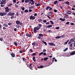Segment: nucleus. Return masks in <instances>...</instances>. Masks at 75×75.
<instances>
[{"label": "nucleus", "mask_w": 75, "mask_h": 75, "mask_svg": "<svg viewBox=\"0 0 75 75\" xmlns=\"http://www.w3.org/2000/svg\"><path fill=\"white\" fill-rule=\"evenodd\" d=\"M69 41V40H67L66 42H65L64 43V45H67L68 42Z\"/></svg>", "instance_id": "obj_15"}, {"label": "nucleus", "mask_w": 75, "mask_h": 75, "mask_svg": "<svg viewBox=\"0 0 75 75\" xmlns=\"http://www.w3.org/2000/svg\"><path fill=\"white\" fill-rule=\"evenodd\" d=\"M37 15V13H35V14H34V16H36Z\"/></svg>", "instance_id": "obj_60"}, {"label": "nucleus", "mask_w": 75, "mask_h": 75, "mask_svg": "<svg viewBox=\"0 0 75 75\" xmlns=\"http://www.w3.org/2000/svg\"><path fill=\"white\" fill-rule=\"evenodd\" d=\"M73 43H71V45H70V47H72L73 46Z\"/></svg>", "instance_id": "obj_43"}, {"label": "nucleus", "mask_w": 75, "mask_h": 75, "mask_svg": "<svg viewBox=\"0 0 75 75\" xmlns=\"http://www.w3.org/2000/svg\"><path fill=\"white\" fill-rule=\"evenodd\" d=\"M44 66H38V68H44Z\"/></svg>", "instance_id": "obj_17"}, {"label": "nucleus", "mask_w": 75, "mask_h": 75, "mask_svg": "<svg viewBox=\"0 0 75 75\" xmlns=\"http://www.w3.org/2000/svg\"><path fill=\"white\" fill-rule=\"evenodd\" d=\"M5 12L6 13H8L9 12V11L11 10H9L8 9V6L6 7L5 8Z\"/></svg>", "instance_id": "obj_2"}, {"label": "nucleus", "mask_w": 75, "mask_h": 75, "mask_svg": "<svg viewBox=\"0 0 75 75\" xmlns=\"http://www.w3.org/2000/svg\"><path fill=\"white\" fill-rule=\"evenodd\" d=\"M73 42H74V43L73 44V45L74 46L73 47H75V41H73Z\"/></svg>", "instance_id": "obj_44"}, {"label": "nucleus", "mask_w": 75, "mask_h": 75, "mask_svg": "<svg viewBox=\"0 0 75 75\" xmlns=\"http://www.w3.org/2000/svg\"><path fill=\"white\" fill-rule=\"evenodd\" d=\"M14 16H11V18L12 19H13V18H14Z\"/></svg>", "instance_id": "obj_52"}, {"label": "nucleus", "mask_w": 75, "mask_h": 75, "mask_svg": "<svg viewBox=\"0 0 75 75\" xmlns=\"http://www.w3.org/2000/svg\"><path fill=\"white\" fill-rule=\"evenodd\" d=\"M52 10V8H50L49 9V11H50Z\"/></svg>", "instance_id": "obj_45"}, {"label": "nucleus", "mask_w": 75, "mask_h": 75, "mask_svg": "<svg viewBox=\"0 0 75 75\" xmlns=\"http://www.w3.org/2000/svg\"><path fill=\"white\" fill-rule=\"evenodd\" d=\"M8 25H12V23H9L8 24Z\"/></svg>", "instance_id": "obj_41"}, {"label": "nucleus", "mask_w": 75, "mask_h": 75, "mask_svg": "<svg viewBox=\"0 0 75 75\" xmlns=\"http://www.w3.org/2000/svg\"><path fill=\"white\" fill-rule=\"evenodd\" d=\"M65 18H63V19H62V21H65Z\"/></svg>", "instance_id": "obj_58"}, {"label": "nucleus", "mask_w": 75, "mask_h": 75, "mask_svg": "<svg viewBox=\"0 0 75 75\" xmlns=\"http://www.w3.org/2000/svg\"><path fill=\"white\" fill-rule=\"evenodd\" d=\"M11 12H9L8 13V14L7 15V16H11Z\"/></svg>", "instance_id": "obj_14"}, {"label": "nucleus", "mask_w": 75, "mask_h": 75, "mask_svg": "<svg viewBox=\"0 0 75 75\" xmlns=\"http://www.w3.org/2000/svg\"><path fill=\"white\" fill-rule=\"evenodd\" d=\"M14 44L16 45V46H17L18 45V44L16 42H14Z\"/></svg>", "instance_id": "obj_32"}, {"label": "nucleus", "mask_w": 75, "mask_h": 75, "mask_svg": "<svg viewBox=\"0 0 75 75\" xmlns=\"http://www.w3.org/2000/svg\"><path fill=\"white\" fill-rule=\"evenodd\" d=\"M68 48H65V49H64V52H66V51H67V50H68Z\"/></svg>", "instance_id": "obj_28"}, {"label": "nucleus", "mask_w": 75, "mask_h": 75, "mask_svg": "<svg viewBox=\"0 0 75 75\" xmlns=\"http://www.w3.org/2000/svg\"><path fill=\"white\" fill-rule=\"evenodd\" d=\"M26 36L28 37H30V35H29L28 33H27L26 34Z\"/></svg>", "instance_id": "obj_22"}, {"label": "nucleus", "mask_w": 75, "mask_h": 75, "mask_svg": "<svg viewBox=\"0 0 75 75\" xmlns=\"http://www.w3.org/2000/svg\"><path fill=\"white\" fill-rule=\"evenodd\" d=\"M29 68H30V69H33V67H32V66H30L29 67Z\"/></svg>", "instance_id": "obj_27"}, {"label": "nucleus", "mask_w": 75, "mask_h": 75, "mask_svg": "<svg viewBox=\"0 0 75 75\" xmlns=\"http://www.w3.org/2000/svg\"><path fill=\"white\" fill-rule=\"evenodd\" d=\"M54 13H56L57 12V11L56 10V9L54 10Z\"/></svg>", "instance_id": "obj_48"}, {"label": "nucleus", "mask_w": 75, "mask_h": 75, "mask_svg": "<svg viewBox=\"0 0 75 75\" xmlns=\"http://www.w3.org/2000/svg\"><path fill=\"white\" fill-rule=\"evenodd\" d=\"M70 54L71 55H75V51L72 52Z\"/></svg>", "instance_id": "obj_8"}, {"label": "nucleus", "mask_w": 75, "mask_h": 75, "mask_svg": "<svg viewBox=\"0 0 75 75\" xmlns=\"http://www.w3.org/2000/svg\"><path fill=\"white\" fill-rule=\"evenodd\" d=\"M69 3H70L68 1H66L65 3V4H67L68 5H70V4H69Z\"/></svg>", "instance_id": "obj_19"}, {"label": "nucleus", "mask_w": 75, "mask_h": 75, "mask_svg": "<svg viewBox=\"0 0 75 75\" xmlns=\"http://www.w3.org/2000/svg\"><path fill=\"white\" fill-rule=\"evenodd\" d=\"M61 38V37L60 36H57L56 37H55V38L56 39H59V38Z\"/></svg>", "instance_id": "obj_23"}, {"label": "nucleus", "mask_w": 75, "mask_h": 75, "mask_svg": "<svg viewBox=\"0 0 75 75\" xmlns=\"http://www.w3.org/2000/svg\"><path fill=\"white\" fill-rule=\"evenodd\" d=\"M35 43L33 42V43H32V45H35Z\"/></svg>", "instance_id": "obj_55"}, {"label": "nucleus", "mask_w": 75, "mask_h": 75, "mask_svg": "<svg viewBox=\"0 0 75 75\" xmlns=\"http://www.w3.org/2000/svg\"><path fill=\"white\" fill-rule=\"evenodd\" d=\"M15 13H12V12H11V16H13L15 15Z\"/></svg>", "instance_id": "obj_30"}, {"label": "nucleus", "mask_w": 75, "mask_h": 75, "mask_svg": "<svg viewBox=\"0 0 75 75\" xmlns=\"http://www.w3.org/2000/svg\"><path fill=\"white\" fill-rule=\"evenodd\" d=\"M6 0H3L1 2L0 4H4L6 3Z\"/></svg>", "instance_id": "obj_3"}, {"label": "nucleus", "mask_w": 75, "mask_h": 75, "mask_svg": "<svg viewBox=\"0 0 75 75\" xmlns=\"http://www.w3.org/2000/svg\"><path fill=\"white\" fill-rule=\"evenodd\" d=\"M48 44L50 45H52V46H55L56 45L55 44L52 42L49 43Z\"/></svg>", "instance_id": "obj_5"}, {"label": "nucleus", "mask_w": 75, "mask_h": 75, "mask_svg": "<svg viewBox=\"0 0 75 75\" xmlns=\"http://www.w3.org/2000/svg\"><path fill=\"white\" fill-rule=\"evenodd\" d=\"M32 11V10H31V9H29V12H31Z\"/></svg>", "instance_id": "obj_56"}, {"label": "nucleus", "mask_w": 75, "mask_h": 75, "mask_svg": "<svg viewBox=\"0 0 75 75\" xmlns=\"http://www.w3.org/2000/svg\"><path fill=\"white\" fill-rule=\"evenodd\" d=\"M75 40H73V39H72L70 40V41H71V42H73Z\"/></svg>", "instance_id": "obj_38"}, {"label": "nucleus", "mask_w": 75, "mask_h": 75, "mask_svg": "<svg viewBox=\"0 0 75 75\" xmlns=\"http://www.w3.org/2000/svg\"><path fill=\"white\" fill-rule=\"evenodd\" d=\"M43 22L45 23H46L47 22V21L45 20H43Z\"/></svg>", "instance_id": "obj_47"}, {"label": "nucleus", "mask_w": 75, "mask_h": 75, "mask_svg": "<svg viewBox=\"0 0 75 75\" xmlns=\"http://www.w3.org/2000/svg\"><path fill=\"white\" fill-rule=\"evenodd\" d=\"M19 13H18V12H16V16H18L19 15Z\"/></svg>", "instance_id": "obj_49"}, {"label": "nucleus", "mask_w": 75, "mask_h": 75, "mask_svg": "<svg viewBox=\"0 0 75 75\" xmlns=\"http://www.w3.org/2000/svg\"><path fill=\"white\" fill-rule=\"evenodd\" d=\"M50 8V6H47L45 8L46 10H48V9Z\"/></svg>", "instance_id": "obj_21"}, {"label": "nucleus", "mask_w": 75, "mask_h": 75, "mask_svg": "<svg viewBox=\"0 0 75 75\" xmlns=\"http://www.w3.org/2000/svg\"><path fill=\"white\" fill-rule=\"evenodd\" d=\"M13 2L14 3H16V0H13Z\"/></svg>", "instance_id": "obj_53"}, {"label": "nucleus", "mask_w": 75, "mask_h": 75, "mask_svg": "<svg viewBox=\"0 0 75 75\" xmlns=\"http://www.w3.org/2000/svg\"><path fill=\"white\" fill-rule=\"evenodd\" d=\"M24 12H26V13H27L28 12V10L26 9L24 11Z\"/></svg>", "instance_id": "obj_39"}, {"label": "nucleus", "mask_w": 75, "mask_h": 75, "mask_svg": "<svg viewBox=\"0 0 75 75\" xmlns=\"http://www.w3.org/2000/svg\"><path fill=\"white\" fill-rule=\"evenodd\" d=\"M36 28L37 30H39L40 28V27L38 26L36 27Z\"/></svg>", "instance_id": "obj_25"}, {"label": "nucleus", "mask_w": 75, "mask_h": 75, "mask_svg": "<svg viewBox=\"0 0 75 75\" xmlns=\"http://www.w3.org/2000/svg\"><path fill=\"white\" fill-rule=\"evenodd\" d=\"M72 14H73V15L74 16H75V13H72Z\"/></svg>", "instance_id": "obj_64"}, {"label": "nucleus", "mask_w": 75, "mask_h": 75, "mask_svg": "<svg viewBox=\"0 0 75 75\" xmlns=\"http://www.w3.org/2000/svg\"><path fill=\"white\" fill-rule=\"evenodd\" d=\"M4 25L6 27H7L8 26V25L7 24H4Z\"/></svg>", "instance_id": "obj_37"}, {"label": "nucleus", "mask_w": 75, "mask_h": 75, "mask_svg": "<svg viewBox=\"0 0 75 75\" xmlns=\"http://www.w3.org/2000/svg\"><path fill=\"white\" fill-rule=\"evenodd\" d=\"M52 26L51 25H49L46 27V28H51L52 27Z\"/></svg>", "instance_id": "obj_13"}, {"label": "nucleus", "mask_w": 75, "mask_h": 75, "mask_svg": "<svg viewBox=\"0 0 75 75\" xmlns=\"http://www.w3.org/2000/svg\"><path fill=\"white\" fill-rule=\"evenodd\" d=\"M52 14V13L50 12H49L48 13V16H50Z\"/></svg>", "instance_id": "obj_11"}, {"label": "nucleus", "mask_w": 75, "mask_h": 75, "mask_svg": "<svg viewBox=\"0 0 75 75\" xmlns=\"http://www.w3.org/2000/svg\"><path fill=\"white\" fill-rule=\"evenodd\" d=\"M58 2V1H54V5H55L56 4H57Z\"/></svg>", "instance_id": "obj_24"}, {"label": "nucleus", "mask_w": 75, "mask_h": 75, "mask_svg": "<svg viewBox=\"0 0 75 75\" xmlns=\"http://www.w3.org/2000/svg\"><path fill=\"white\" fill-rule=\"evenodd\" d=\"M36 55V54L35 53H33V54H32L31 56H35Z\"/></svg>", "instance_id": "obj_34"}, {"label": "nucleus", "mask_w": 75, "mask_h": 75, "mask_svg": "<svg viewBox=\"0 0 75 75\" xmlns=\"http://www.w3.org/2000/svg\"><path fill=\"white\" fill-rule=\"evenodd\" d=\"M71 25H74V24L73 23H71Z\"/></svg>", "instance_id": "obj_63"}, {"label": "nucleus", "mask_w": 75, "mask_h": 75, "mask_svg": "<svg viewBox=\"0 0 75 75\" xmlns=\"http://www.w3.org/2000/svg\"><path fill=\"white\" fill-rule=\"evenodd\" d=\"M16 28H19L20 27V25H16Z\"/></svg>", "instance_id": "obj_33"}, {"label": "nucleus", "mask_w": 75, "mask_h": 75, "mask_svg": "<svg viewBox=\"0 0 75 75\" xmlns=\"http://www.w3.org/2000/svg\"><path fill=\"white\" fill-rule=\"evenodd\" d=\"M11 55L12 57H13V58H14L15 57V54L14 53H12V54H10Z\"/></svg>", "instance_id": "obj_9"}, {"label": "nucleus", "mask_w": 75, "mask_h": 75, "mask_svg": "<svg viewBox=\"0 0 75 75\" xmlns=\"http://www.w3.org/2000/svg\"><path fill=\"white\" fill-rule=\"evenodd\" d=\"M38 21L39 22H42L43 21V19H42V18H40L38 20Z\"/></svg>", "instance_id": "obj_12"}, {"label": "nucleus", "mask_w": 75, "mask_h": 75, "mask_svg": "<svg viewBox=\"0 0 75 75\" xmlns=\"http://www.w3.org/2000/svg\"><path fill=\"white\" fill-rule=\"evenodd\" d=\"M46 55V52H45L43 53V55Z\"/></svg>", "instance_id": "obj_54"}, {"label": "nucleus", "mask_w": 75, "mask_h": 75, "mask_svg": "<svg viewBox=\"0 0 75 75\" xmlns=\"http://www.w3.org/2000/svg\"><path fill=\"white\" fill-rule=\"evenodd\" d=\"M15 7H18V5H17V4H15Z\"/></svg>", "instance_id": "obj_59"}, {"label": "nucleus", "mask_w": 75, "mask_h": 75, "mask_svg": "<svg viewBox=\"0 0 75 75\" xmlns=\"http://www.w3.org/2000/svg\"><path fill=\"white\" fill-rule=\"evenodd\" d=\"M12 4H9L8 5V6H11V5Z\"/></svg>", "instance_id": "obj_57"}, {"label": "nucleus", "mask_w": 75, "mask_h": 75, "mask_svg": "<svg viewBox=\"0 0 75 75\" xmlns=\"http://www.w3.org/2000/svg\"><path fill=\"white\" fill-rule=\"evenodd\" d=\"M39 36H40L43 37V35L41 33L39 34Z\"/></svg>", "instance_id": "obj_31"}, {"label": "nucleus", "mask_w": 75, "mask_h": 75, "mask_svg": "<svg viewBox=\"0 0 75 75\" xmlns=\"http://www.w3.org/2000/svg\"><path fill=\"white\" fill-rule=\"evenodd\" d=\"M42 42L43 43H44L45 44V45H47V44L46 42L44 41H42Z\"/></svg>", "instance_id": "obj_20"}, {"label": "nucleus", "mask_w": 75, "mask_h": 75, "mask_svg": "<svg viewBox=\"0 0 75 75\" xmlns=\"http://www.w3.org/2000/svg\"><path fill=\"white\" fill-rule=\"evenodd\" d=\"M30 0H25V3H28L29 1H30Z\"/></svg>", "instance_id": "obj_16"}, {"label": "nucleus", "mask_w": 75, "mask_h": 75, "mask_svg": "<svg viewBox=\"0 0 75 75\" xmlns=\"http://www.w3.org/2000/svg\"><path fill=\"white\" fill-rule=\"evenodd\" d=\"M71 10H75V8H71Z\"/></svg>", "instance_id": "obj_61"}, {"label": "nucleus", "mask_w": 75, "mask_h": 75, "mask_svg": "<svg viewBox=\"0 0 75 75\" xmlns=\"http://www.w3.org/2000/svg\"><path fill=\"white\" fill-rule=\"evenodd\" d=\"M4 6H5V5H1V7H3Z\"/></svg>", "instance_id": "obj_62"}, {"label": "nucleus", "mask_w": 75, "mask_h": 75, "mask_svg": "<svg viewBox=\"0 0 75 75\" xmlns=\"http://www.w3.org/2000/svg\"><path fill=\"white\" fill-rule=\"evenodd\" d=\"M48 59L49 58L48 57H44V60L45 61H47Z\"/></svg>", "instance_id": "obj_10"}, {"label": "nucleus", "mask_w": 75, "mask_h": 75, "mask_svg": "<svg viewBox=\"0 0 75 75\" xmlns=\"http://www.w3.org/2000/svg\"><path fill=\"white\" fill-rule=\"evenodd\" d=\"M50 22L51 23V24H54V23H53V22L52 21H50Z\"/></svg>", "instance_id": "obj_40"}, {"label": "nucleus", "mask_w": 75, "mask_h": 75, "mask_svg": "<svg viewBox=\"0 0 75 75\" xmlns=\"http://www.w3.org/2000/svg\"><path fill=\"white\" fill-rule=\"evenodd\" d=\"M38 25L39 26L38 27H39L40 28L42 26V25L40 24H38Z\"/></svg>", "instance_id": "obj_26"}, {"label": "nucleus", "mask_w": 75, "mask_h": 75, "mask_svg": "<svg viewBox=\"0 0 75 75\" xmlns=\"http://www.w3.org/2000/svg\"><path fill=\"white\" fill-rule=\"evenodd\" d=\"M7 14V13L6 12H4L2 13L1 12L0 13V16H5Z\"/></svg>", "instance_id": "obj_1"}, {"label": "nucleus", "mask_w": 75, "mask_h": 75, "mask_svg": "<svg viewBox=\"0 0 75 75\" xmlns=\"http://www.w3.org/2000/svg\"><path fill=\"white\" fill-rule=\"evenodd\" d=\"M21 9H22V10L24 11L25 8L24 7H21Z\"/></svg>", "instance_id": "obj_29"}, {"label": "nucleus", "mask_w": 75, "mask_h": 75, "mask_svg": "<svg viewBox=\"0 0 75 75\" xmlns=\"http://www.w3.org/2000/svg\"><path fill=\"white\" fill-rule=\"evenodd\" d=\"M35 18V16H31L30 17V19L32 20H34Z\"/></svg>", "instance_id": "obj_4"}, {"label": "nucleus", "mask_w": 75, "mask_h": 75, "mask_svg": "<svg viewBox=\"0 0 75 75\" xmlns=\"http://www.w3.org/2000/svg\"><path fill=\"white\" fill-rule=\"evenodd\" d=\"M40 4L38 3V4H36V6H40Z\"/></svg>", "instance_id": "obj_36"}, {"label": "nucleus", "mask_w": 75, "mask_h": 75, "mask_svg": "<svg viewBox=\"0 0 75 75\" xmlns=\"http://www.w3.org/2000/svg\"><path fill=\"white\" fill-rule=\"evenodd\" d=\"M43 54V52H42L41 53H40L39 54V56H40V55H42Z\"/></svg>", "instance_id": "obj_35"}, {"label": "nucleus", "mask_w": 75, "mask_h": 75, "mask_svg": "<svg viewBox=\"0 0 75 75\" xmlns=\"http://www.w3.org/2000/svg\"><path fill=\"white\" fill-rule=\"evenodd\" d=\"M71 13L72 12L71 11H68L67 12V13L69 14H71Z\"/></svg>", "instance_id": "obj_18"}, {"label": "nucleus", "mask_w": 75, "mask_h": 75, "mask_svg": "<svg viewBox=\"0 0 75 75\" xmlns=\"http://www.w3.org/2000/svg\"><path fill=\"white\" fill-rule=\"evenodd\" d=\"M35 3V1H33V2H32V3H31V5H33Z\"/></svg>", "instance_id": "obj_42"}, {"label": "nucleus", "mask_w": 75, "mask_h": 75, "mask_svg": "<svg viewBox=\"0 0 75 75\" xmlns=\"http://www.w3.org/2000/svg\"><path fill=\"white\" fill-rule=\"evenodd\" d=\"M20 23L21 22L19 21H16V23L17 25L19 24H20Z\"/></svg>", "instance_id": "obj_7"}, {"label": "nucleus", "mask_w": 75, "mask_h": 75, "mask_svg": "<svg viewBox=\"0 0 75 75\" xmlns=\"http://www.w3.org/2000/svg\"><path fill=\"white\" fill-rule=\"evenodd\" d=\"M36 30H37L36 27H35L33 29L34 33H36Z\"/></svg>", "instance_id": "obj_6"}, {"label": "nucleus", "mask_w": 75, "mask_h": 75, "mask_svg": "<svg viewBox=\"0 0 75 75\" xmlns=\"http://www.w3.org/2000/svg\"><path fill=\"white\" fill-rule=\"evenodd\" d=\"M64 15L65 16H69V15L68 14H67V13H65V14H64Z\"/></svg>", "instance_id": "obj_51"}, {"label": "nucleus", "mask_w": 75, "mask_h": 75, "mask_svg": "<svg viewBox=\"0 0 75 75\" xmlns=\"http://www.w3.org/2000/svg\"><path fill=\"white\" fill-rule=\"evenodd\" d=\"M59 28H60L59 27H56L55 28L56 29L58 30V29H59Z\"/></svg>", "instance_id": "obj_50"}, {"label": "nucleus", "mask_w": 75, "mask_h": 75, "mask_svg": "<svg viewBox=\"0 0 75 75\" xmlns=\"http://www.w3.org/2000/svg\"><path fill=\"white\" fill-rule=\"evenodd\" d=\"M19 52L20 53H23V52L22 51V50H20V51H19Z\"/></svg>", "instance_id": "obj_46"}]
</instances>
